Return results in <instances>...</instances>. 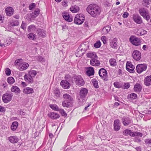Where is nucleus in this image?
Wrapping results in <instances>:
<instances>
[{
	"instance_id": "nucleus-1",
	"label": "nucleus",
	"mask_w": 151,
	"mask_h": 151,
	"mask_svg": "<svg viewBox=\"0 0 151 151\" xmlns=\"http://www.w3.org/2000/svg\"><path fill=\"white\" fill-rule=\"evenodd\" d=\"M88 12L93 17H96L100 13L99 8L96 4H91L89 5L86 9Z\"/></svg>"
},
{
	"instance_id": "nucleus-2",
	"label": "nucleus",
	"mask_w": 151,
	"mask_h": 151,
	"mask_svg": "<svg viewBox=\"0 0 151 151\" xmlns=\"http://www.w3.org/2000/svg\"><path fill=\"white\" fill-rule=\"evenodd\" d=\"M88 93V90L86 88H82L79 92V96L77 97L78 103L82 105L86 101V97Z\"/></svg>"
},
{
	"instance_id": "nucleus-3",
	"label": "nucleus",
	"mask_w": 151,
	"mask_h": 151,
	"mask_svg": "<svg viewBox=\"0 0 151 151\" xmlns=\"http://www.w3.org/2000/svg\"><path fill=\"white\" fill-rule=\"evenodd\" d=\"M139 12L140 15L147 21L150 19V16L147 9L144 8H140L139 10Z\"/></svg>"
},
{
	"instance_id": "nucleus-4",
	"label": "nucleus",
	"mask_w": 151,
	"mask_h": 151,
	"mask_svg": "<svg viewBox=\"0 0 151 151\" xmlns=\"http://www.w3.org/2000/svg\"><path fill=\"white\" fill-rule=\"evenodd\" d=\"M84 20L85 17L83 14H77L75 17L74 23L77 24H81L84 22Z\"/></svg>"
},
{
	"instance_id": "nucleus-5",
	"label": "nucleus",
	"mask_w": 151,
	"mask_h": 151,
	"mask_svg": "<svg viewBox=\"0 0 151 151\" xmlns=\"http://www.w3.org/2000/svg\"><path fill=\"white\" fill-rule=\"evenodd\" d=\"M129 41L132 44L135 46L140 45L141 43L139 39L134 36H132L130 37Z\"/></svg>"
},
{
	"instance_id": "nucleus-6",
	"label": "nucleus",
	"mask_w": 151,
	"mask_h": 151,
	"mask_svg": "<svg viewBox=\"0 0 151 151\" xmlns=\"http://www.w3.org/2000/svg\"><path fill=\"white\" fill-rule=\"evenodd\" d=\"M76 84L79 86H83L85 84V81L80 76H76L74 78Z\"/></svg>"
},
{
	"instance_id": "nucleus-7",
	"label": "nucleus",
	"mask_w": 151,
	"mask_h": 151,
	"mask_svg": "<svg viewBox=\"0 0 151 151\" xmlns=\"http://www.w3.org/2000/svg\"><path fill=\"white\" fill-rule=\"evenodd\" d=\"M13 96L12 93H6L4 94L2 96V100L3 102L7 103L10 101Z\"/></svg>"
},
{
	"instance_id": "nucleus-8",
	"label": "nucleus",
	"mask_w": 151,
	"mask_h": 151,
	"mask_svg": "<svg viewBox=\"0 0 151 151\" xmlns=\"http://www.w3.org/2000/svg\"><path fill=\"white\" fill-rule=\"evenodd\" d=\"M99 76L103 78L105 81H107V72L106 70L104 68H101L99 71Z\"/></svg>"
},
{
	"instance_id": "nucleus-9",
	"label": "nucleus",
	"mask_w": 151,
	"mask_h": 151,
	"mask_svg": "<svg viewBox=\"0 0 151 151\" xmlns=\"http://www.w3.org/2000/svg\"><path fill=\"white\" fill-rule=\"evenodd\" d=\"M147 66L145 64H138L136 66L137 72L139 73H141L145 70L147 69Z\"/></svg>"
},
{
	"instance_id": "nucleus-10",
	"label": "nucleus",
	"mask_w": 151,
	"mask_h": 151,
	"mask_svg": "<svg viewBox=\"0 0 151 151\" xmlns=\"http://www.w3.org/2000/svg\"><path fill=\"white\" fill-rule=\"evenodd\" d=\"M132 19L137 24H140L142 22V18L138 14H133Z\"/></svg>"
},
{
	"instance_id": "nucleus-11",
	"label": "nucleus",
	"mask_w": 151,
	"mask_h": 151,
	"mask_svg": "<svg viewBox=\"0 0 151 151\" xmlns=\"http://www.w3.org/2000/svg\"><path fill=\"white\" fill-rule=\"evenodd\" d=\"M132 56L133 58L136 60H139L141 58V53L138 50L134 51L133 52Z\"/></svg>"
},
{
	"instance_id": "nucleus-12",
	"label": "nucleus",
	"mask_w": 151,
	"mask_h": 151,
	"mask_svg": "<svg viewBox=\"0 0 151 151\" xmlns=\"http://www.w3.org/2000/svg\"><path fill=\"white\" fill-rule=\"evenodd\" d=\"M127 70L131 73L134 72V66L132 65L131 62L128 61L126 65Z\"/></svg>"
},
{
	"instance_id": "nucleus-13",
	"label": "nucleus",
	"mask_w": 151,
	"mask_h": 151,
	"mask_svg": "<svg viewBox=\"0 0 151 151\" xmlns=\"http://www.w3.org/2000/svg\"><path fill=\"white\" fill-rule=\"evenodd\" d=\"M114 129L115 131H119L121 128V123L119 119L115 120L114 122Z\"/></svg>"
},
{
	"instance_id": "nucleus-14",
	"label": "nucleus",
	"mask_w": 151,
	"mask_h": 151,
	"mask_svg": "<svg viewBox=\"0 0 151 151\" xmlns=\"http://www.w3.org/2000/svg\"><path fill=\"white\" fill-rule=\"evenodd\" d=\"M88 48V44L86 43L81 44L78 48V50H81L83 52H85Z\"/></svg>"
},
{
	"instance_id": "nucleus-15",
	"label": "nucleus",
	"mask_w": 151,
	"mask_h": 151,
	"mask_svg": "<svg viewBox=\"0 0 151 151\" xmlns=\"http://www.w3.org/2000/svg\"><path fill=\"white\" fill-rule=\"evenodd\" d=\"M5 11L7 16H11L13 14L14 10L12 7L9 6L5 8Z\"/></svg>"
},
{
	"instance_id": "nucleus-16",
	"label": "nucleus",
	"mask_w": 151,
	"mask_h": 151,
	"mask_svg": "<svg viewBox=\"0 0 151 151\" xmlns=\"http://www.w3.org/2000/svg\"><path fill=\"white\" fill-rule=\"evenodd\" d=\"M29 66V64L27 63H23L19 66L18 69L19 70L23 71L27 69Z\"/></svg>"
},
{
	"instance_id": "nucleus-17",
	"label": "nucleus",
	"mask_w": 151,
	"mask_h": 151,
	"mask_svg": "<svg viewBox=\"0 0 151 151\" xmlns=\"http://www.w3.org/2000/svg\"><path fill=\"white\" fill-rule=\"evenodd\" d=\"M122 123L124 126H127L130 124L131 122L129 118L128 117H124L122 119Z\"/></svg>"
},
{
	"instance_id": "nucleus-18",
	"label": "nucleus",
	"mask_w": 151,
	"mask_h": 151,
	"mask_svg": "<svg viewBox=\"0 0 151 151\" xmlns=\"http://www.w3.org/2000/svg\"><path fill=\"white\" fill-rule=\"evenodd\" d=\"M60 85L65 89H68L70 87V85L69 83L66 80H63L60 83Z\"/></svg>"
},
{
	"instance_id": "nucleus-19",
	"label": "nucleus",
	"mask_w": 151,
	"mask_h": 151,
	"mask_svg": "<svg viewBox=\"0 0 151 151\" xmlns=\"http://www.w3.org/2000/svg\"><path fill=\"white\" fill-rule=\"evenodd\" d=\"M97 58H94L91 59L90 61V64L93 66H98L100 65V61L97 59Z\"/></svg>"
},
{
	"instance_id": "nucleus-20",
	"label": "nucleus",
	"mask_w": 151,
	"mask_h": 151,
	"mask_svg": "<svg viewBox=\"0 0 151 151\" xmlns=\"http://www.w3.org/2000/svg\"><path fill=\"white\" fill-rule=\"evenodd\" d=\"M86 73L88 76L93 75L94 73V70L93 68L92 67H87Z\"/></svg>"
},
{
	"instance_id": "nucleus-21",
	"label": "nucleus",
	"mask_w": 151,
	"mask_h": 151,
	"mask_svg": "<svg viewBox=\"0 0 151 151\" xmlns=\"http://www.w3.org/2000/svg\"><path fill=\"white\" fill-rule=\"evenodd\" d=\"M23 92L24 93L28 94L33 93L34 92V91L33 89L32 88L26 87L23 89Z\"/></svg>"
},
{
	"instance_id": "nucleus-22",
	"label": "nucleus",
	"mask_w": 151,
	"mask_h": 151,
	"mask_svg": "<svg viewBox=\"0 0 151 151\" xmlns=\"http://www.w3.org/2000/svg\"><path fill=\"white\" fill-rule=\"evenodd\" d=\"M24 78L25 81L29 83H32L33 81L32 77L29 74L25 75L24 76Z\"/></svg>"
},
{
	"instance_id": "nucleus-23",
	"label": "nucleus",
	"mask_w": 151,
	"mask_h": 151,
	"mask_svg": "<svg viewBox=\"0 0 151 151\" xmlns=\"http://www.w3.org/2000/svg\"><path fill=\"white\" fill-rule=\"evenodd\" d=\"M48 116L51 119H55L58 118L60 116L59 114L54 112H50L48 114Z\"/></svg>"
},
{
	"instance_id": "nucleus-24",
	"label": "nucleus",
	"mask_w": 151,
	"mask_h": 151,
	"mask_svg": "<svg viewBox=\"0 0 151 151\" xmlns=\"http://www.w3.org/2000/svg\"><path fill=\"white\" fill-rule=\"evenodd\" d=\"M62 16L68 22H71L73 20V19L70 17L69 14L68 13H63Z\"/></svg>"
},
{
	"instance_id": "nucleus-25",
	"label": "nucleus",
	"mask_w": 151,
	"mask_h": 151,
	"mask_svg": "<svg viewBox=\"0 0 151 151\" xmlns=\"http://www.w3.org/2000/svg\"><path fill=\"white\" fill-rule=\"evenodd\" d=\"M9 140L12 143H17L18 141V139L16 136H11L8 138Z\"/></svg>"
},
{
	"instance_id": "nucleus-26",
	"label": "nucleus",
	"mask_w": 151,
	"mask_h": 151,
	"mask_svg": "<svg viewBox=\"0 0 151 151\" xmlns=\"http://www.w3.org/2000/svg\"><path fill=\"white\" fill-rule=\"evenodd\" d=\"M11 90L12 92H14L17 94H18L20 93V89L17 86H12L11 88Z\"/></svg>"
},
{
	"instance_id": "nucleus-27",
	"label": "nucleus",
	"mask_w": 151,
	"mask_h": 151,
	"mask_svg": "<svg viewBox=\"0 0 151 151\" xmlns=\"http://www.w3.org/2000/svg\"><path fill=\"white\" fill-rule=\"evenodd\" d=\"M145 84L147 86L151 84V75L147 76L145 79Z\"/></svg>"
},
{
	"instance_id": "nucleus-28",
	"label": "nucleus",
	"mask_w": 151,
	"mask_h": 151,
	"mask_svg": "<svg viewBox=\"0 0 151 151\" xmlns=\"http://www.w3.org/2000/svg\"><path fill=\"white\" fill-rule=\"evenodd\" d=\"M40 10L38 9H36L34 12L31 14V17L32 19L35 18L39 14Z\"/></svg>"
},
{
	"instance_id": "nucleus-29",
	"label": "nucleus",
	"mask_w": 151,
	"mask_h": 151,
	"mask_svg": "<svg viewBox=\"0 0 151 151\" xmlns=\"http://www.w3.org/2000/svg\"><path fill=\"white\" fill-rule=\"evenodd\" d=\"M142 89V87L140 85L139 83H136L134 86V91L136 92H140Z\"/></svg>"
},
{
	"instance_id": "nucleus-30",
	"label": "nucleus",
	"mask_w": 151,
	"mask_h": 151,
	"mask_svg": "<svg viewBox=\"0 0 151 151\" xmlns=\"http://www.w3.org/2000/svg\"><path fill=\"white\" fill-rule=\"evenodd\" d=\"M116 40V38H115L111 41L110 42V46L112 48L116 49L117 48Z\"/></svg>"
},
{
	"instance_id": "nucleus-31",
	"label": "nucleus",
	"mask_w": 151,
	"mask_h": 151,
	"mask_svg": "<svg viewBox=\"0 0 151 151\" xmlns=\"http://www.w3.org/2000/svg\"><path fill=\"white\" fill-rule=\"evenodd\" d=\"M111 29V27L109 25L103 27L102 31L104 34H107Z\"/></svg>"
},
{
	"instance_id": "nucleus-32",
	"label": "nucleus",
	"mask_w": 151,
	"mask_h": 151,
	"mask_svg": "<svg viewBox=\"0 0 151 151\" xmlns=\"http://www.w3.org/2000/svg\"><path fill=\"white\" fill-rule=\"evenodd\" d=\"M70 10L73 13H76L79 11V8L78 6L75 5L72 6L70 8Z\"/></svg>"
},
{
	"instance_id": "nucleus-33",
	"label": "nucleus",
	"mask_w": 151,
	"mask_h": 151,
	"mask_svg": "<svg viewBox=\"0 0 151 151\" xmlns=\"http://www.w3.org/2000/svg\"><path fill=\"white\" fill-rule=\"evenodd\" d=\"M63 98L66 100L65 101H72L73 100V98L71 96L67 93L64 94L63 95Z\"/></svg>"
},
{
	"instance_id": "nucleus-34",
	"label": "nucleus",
	"mask_w": 151,
	"mask_h": 151,
	"mask_svg": "<svg viewBox=\"0 0 151 151\" xmlns=\"http://www.w3.org/2000/svg\"><path fill=\"white\" fill-rule=\"evenodd\" d=\"M37 32L39 36L42 37H43L46 35L45 33L42 29H38L37 31Z\"/></svg>"
},
{
	"instance_id": "nucleus-35",
	"label": "nucleus",
	"mask_w": 151,
	"mask_h": 151,
	"mask_svg": "<svg viewBox=\"0 0 151 151\" xmlns=\"http://www.w3.org/2000/svg\"><path fill=\"white\" fill-rule=\"evenodd\" d=\"M87 56L88 58H97V56L96 53L93 52H90L87 54Z\"/></svg>"
},
{
	"instance_id": "nucleus-36",
	"label": "nucleus",
	"mask_w": 151,
	"mask_h": 151,
	"mask_svg": "<svg viewBox=\"0 0 151 151\" xmlns=\"http://www.w3.org/2000/svg\"><path fill=\"white\" fill-rule=\"evenodd\" d=\"M18 125V123L17 122H14L11 126V129L14 131L16 130Z\"/></svg>"
},
{
	"instance_id": "nucleus-37",
	"label": "nucleus",
	"mask_w": 151,
	"mask_h": 151,
	"mask_svg": "<svg viewBox=\"0 0 151 151\" xmlns=\"http://www.w3.org/2000/svg\"><path fill=\"white\" fill-rule=\"evenodd\" d=\"M50 107L53 110L58 111L60 109L58 106L56 104H51L50 105Z\"/></svg>"
},
{
	"instance_id": "nucleus-38",
	"label": "nucleus",
	"mask_w": 151,
	"mask_h": 151,
	"mask_svg": "<svg viewBox=\"0 0 151 151\" xmlns=\"http://www.w3.org/2000/svg\"><path fill=\"white\" fill-rule=\"evenodd\" d=\"M28 74L32 77H34L36 75L37 72L35 70H30Z\"/></svg>"
},
{
	"instance_id": "nucleus-39",
	"label": "nucleus",
	"mask_w": 151,
	"mask_h": 151,
	"mask_svg": "<svg viewBox=\"0 0 151 151\" xmlns=\"http://www.w3.org/2000/svg\"><path fill=\"white\" fill-rule=\"evenodd\" d=\"M92 82L94 86L96 88H98L99 87L97 81L95 79H93L92 80Z\"/></svg>"
},
{
	"instance_id": "nucleus-40",
	"label": "nucleus",
	"mask_w": 151,
	"mask_h": 151,
	"mask_svg": "<svg viewBox=\"0 0 151 151\" xmlns=\"http://www.w3.org/2000/svg\"><path fill=\"white\" fill-rule=\"evenodd\" d=\"M150 0H143L142 4L144 6L148 7L147 5L150 4Z\"/></svg>"
},
{
	"instance_id": "nucleus-41",
	"label": "nucleus",
	"mask_w": 151,
	"mask_h": 151,
	"mask_svg": "<svg viewBox=\"0 0 151 151\" xmlns=\"http://www.w3.org/2000/svg\"><path fill=\"white\" fill-rule=\"evenodd\" d=\"M110 64L111 66H115L116 65V62L115 59H111L109 60Z\"/></svg>"
},
{
	"instance_id": "nucleus-42",
	"label": "nucleus",
	"mask_w": 151,
	"mask_h": 151,
	"mask_svg": "<svg viewBox=\"0 0 151 151\" xmlns=\"http://www.w3.org/2000/svg\"><path fill=\"white\" fill-rule=\"evenodd\" d=\"M70 101H64L62 102V105L64 107H68L70 105Z\"/></svg>"
},
{
	"instance_id": "nucleus-43",
	"label": "nucleus",
	"mask_w": 151,
	"mask_h": 151,
	"mask_svg": "<svg viewBox=\"0 0 151 151\" xmlns=\"http://www.w3.org/2000/svg\"><path fill=\"white\" fill-rule=\"evenodd\" d=\"M54 93L55 96L57 98L59 97L60 93L58 89L57 88L55 89L54 91Z\"/></svg>"
},
{
	"instance_id": "nucleus-44",
	"label": "nucleus",
	"mask_w": 151,
	"mask_h": 151,
	"mask_svg": "<svg viewBox=\"0 0 151 151\" xmlns=\"http://www.w3.org/2000/svg\"><path fill=\"white\" fill-rule=\"evenodd\" d=\"M7 81L9 84H12L15 81L13 77H10L8 78Z\"/></svg>"
},
{
	"instance_id": "nucleus-45",
	"label": "nucleus",
	"mask_w": 151,
	"mask_h": 151,
	"mask_svg": "<svg viewBox=\"0 0 151 151\" xmlns=\"http://www.w3.org/2000/svg\"><path fill=\"white\" fill-rule=\"evenodd\" d=\"M84 53L83 51H81V50H78V48L77 49V52H76V55L77 57H79L81 56Z\"/></svg>"
},
{
	"instance_id": "nucleus-46",
	"label": "nucleus",
	"mask_w": 151,
	"mask_h": 151,
	"mask_svg": "<svg viewBox=\"0 0 151 151\" xmlns=\"http://www.w3.org/2000/svg\"><path fill=\"white\" fill-rule=\"evenodd\" d=\"M35 37V35L32 33L29 34L27 35V37L30 40H33Z\"/></svg>"
},
{
	"instance_id": "nucleus-47",
	"label": "nucleus",
	"mask_w": 151,
	"mask_h": 151,
	"mask_svg": "<svg viewBox=\"0 0 151 151\" xmlns=\"http://www.w3.org/2000/svg\"><path fill=\"white\" fill-rule=\"evenodd\" d=\"M35 29V26L34 25H31L28 27V30L29 32H30L34 30Z\"/></svg>"
},
{
	"instance_id": "nucleus-48",
	"label": "nucleus",
	"mask_w": 151,
	"mask_h": 151,
	"mask_svg": "<svg viewBox=\"0 0 151 151\" xmlns=\"http://www.w3.org/2000/svg\"><path fill=\"white\" fill-rule=\"evenodd\" d=\"M129 98L132 99H135L136 98L137 96V95L135 93H131L130 95L129 96Z\"/></svg>"
},
{
	"instance_id": "nucleus-49",
	"label": "nucleus",
	"mask_w": 151,
	"mask_h": 151,
	"mask_svg": "<svg viewBox=\"0 0 151 151\" xmlns=\"http://www.w3.org/2000/svg\"><path fill=\"white\" fill-rule=\"evenodd\" d=\"M59 111L62 116H67V114L65 112L64 110L63 109H59V111Z\"/></svg>"
},
{
	"instance_id": "nucleus-50",
	"label": "nucleus",
	"mask_w": 151,
	"mask_h": 151,
	"mask_svg": "<svg viewBox=\"0 0 151 151\" xmlns=\"http://www.w3.org/2000/svg\"><path fill=\"white\" fill-rule=\"evenodd\" d=\"M101 43L100 41L97 42L94 44V47L96 48H99L101 46Z\"/></svg>"
},
{
	"instance_id": "nucleus-51",
	"label": "nucleus",
	"mask_w": 151,
	"mask_h": 151,
	"mask_svg": "<svg viewBox=\"0 0 151 151\" xmlns=\"http://www.w3.org/2000/svg\"><path fill=\"white\" fill-rule=\"evenodd\" d=\"M10 24L12 26H17L19 25V22L17 20L11 23Z\"/></svg>"
},
{
	"instance_id": "nucleus-52",
	"label": "nucleus",
	"mask_w": 151,
	"mask_h": 151,
	"mask_svg": "<svg viewBox=\"0 0 151 151\" xmlns=\"http://www.w3.org/2000/svg\"><path fill=\"white\" fill-rule=\"evenodd\" d=\"M27 25L26 23H24V21L22 22V24L21 26V28L24 30L26 28Z\"/></svg>"
},
{
	"instance_id": "nucleus-53",
	"label": "nucleus",
	"mask_w": 151,
	"mask_h": 151,
	"mask_svg": "<svg viewBox=\"0 0 151 151\" xmlns=\"http://www.w3.org/2000/svg\"><path fill=\"white\" fill-rule=\"evenodd\" d=\"M36 5L35 3H32L29 6V8L30 10H32L36 6Z\"/></svg>"
},
{
	"instance_id": "nucleus-54",
	"label": "nucleus",
	"mask_w": 151,
	"mask_h": 151,
	"mask_svg": "<svg viewBox=\"0 0 151 151\" xmlns=\"http://www.w3.org/2000/svg\"><path fill=\"white\" fill-rule=\"evenodd\" d=\"M145 143L147 145H151V139H146L145 140Z\"/></svg>"
},
{
	"instance_id": "nucleus-55",
	"label": "nucleus",
	"mask_w": 151,
	"mask_h": 151,
	"mask_svg": "<svg viewBox=\"0 0 151 151\" xmlns=\"http://www.w3.org/2000/svg\"><path fill=\"white\" fill-rule=\"evenodd\" d=\"M11 73L10 70L8 68H6L5 71V73L7 76H9Z\"/></svg>"
},
{
	"instance_id": "nucleus-56",
	"label": "nucleus",
	"mask_w": 151,
	"mask_h": 151,
	"mask_svg": "<svg viewBox=\"0 0 151 151\" xmlns=\"http://www.w3.org/2000/svg\"><path fill=\"white\" fill-rule=\"evenodd\" d=\"M140 34L141 35H143L147 33V31L144 30L143 29H141L140 30Z\"/></svg>"
},
{
	"instance_id": "nucleus-57",
	"label": "nucleus",
	"mask_w": 151,
	"mask_h": 151,
	"mask_svg": "<svg viewBox=\"0 0 151 151\" xmlns=\"http://www.w3.org/2000/svg\"><path fill=\"white\" fill-rule=\"evenodd\" d=\"M130 130L127 129H125L123 132V134L124 135H127L129 134Z\"/></svg>"
},
{
	"instance_id": "nucleus-58",
	"label": "nucleus",
	"mask_w": 151,
	"mask_h": 151,
	"mask_svg": "<svg viewBox=\"0 0 151 151\" xmlns=\"http://www.w3.org/2000/svg\"><path fill=\"white\" fill-rule=\"evenodd\" d=\"M114 85L115 87L117 88H119L120 86L119 84V83L118 82H114Z\"/></svg>"
},
{
	"instance_id": "nucleus-59",
	"label": "nucleus",
	"mask_w": 151,
	"mask_h": 151,
	"mask_svg": "<svg viewBox=\"0 0 151 151\" xmlns=\"http://www.w3.org/2000/svg\"><path fill=\"white\" fill-rule=\"evenodd\" d=\"M101 40H102V41H103V43L105 44H106V37L103 36H102L101 38Z\"/></svg>"
},
{
	"instance_id": "nucleus-60",
	"label": "nucleus",
	"mask_w": 151,
	"mask_h": 151,
	"mask_svg": "<svg viewBox=\"0 0 151 151\" xmlns=\"http://www.w3.org/2000/svg\"><path fill=\"white\" fill-rule=\"evenodd\" d=\"M37 59L39 61H42L44 60L43 58L40 56H38L37 57Z\"/></svg>"
},
{
	"instance_id": "nucleus-61",
	"label": "nucleus",
	"mask_w": 151,
	"mask_h": 151,
	"mask_svg": "<svg viewBox=\"0 0 151 151\" xmlns=\"http://www.w3.org/2000/svg\"><path fill=\"white\" fill-rule=\"evenodd\" d=\"M130 86V85L129 83H125L124 85V88L127 89L129 88Z\"/></svg>"
},
{
	"instance_id": "nucleus-62",
	"label": "nucleus",
	"mask_w": 151,
	"mask_h": 151,
	"mask_svg": "<svg viewBox=\"0 0 151 151\" xmlns=\"http://www.w3.org/2000/svg\"><path fill=\"white\" fill-rule=\"evenodd\" d=\"M129 15V13L127 12H124L122 16L124 18H127Z\"/></svg>"
},
{
	"instance_id": "nucleus-63",
	"label": "nucleus",
	"mask_w": 151,
	"mask_h": 151,
	"mask_svg": "<svg viewBox=\"0 0 151 151\" xmlns=\"http://www.w3.org/2000/svg\"><path fill=\"white\" fill-rule=\"evenodd\" d=\"M129 135L130 136L132 137H134V133L131 132V130L130 131V132H129Z\"/></svg>"
},
{
	"instance_id": "nucleus-64",
	"label": "nucleus",
	"mask_w": 151,
	"mask_h": 151,
	"mask_svg": "<svg viewBox=\"0 0 151 151\" xmlns=\"http://www.w3.org/2000/svg\"><path fill=\"white\" fill-rule=\"evenodd\" d=\"M122 70L120 69H119L118 70V75H121L122 74Z\"/></svg>"
}]
</instances>
